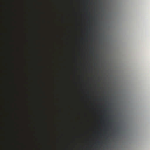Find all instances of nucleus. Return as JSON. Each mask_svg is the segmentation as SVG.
Listing matches in <instances>:
<instances>
[{
  "mask_svg": "<svg viewBox=\"0 0 150 150\" xmlns=\"http://www.w3.org/2000/svg\"><path fill=\"white\" fill-rule=\"evenodd\" d=\"M13 65V64L11 62H7V67L8 69H9L8 72L10 73H11V71L10 70V69L11 67V66Z\"/></svg>",
  "mask_w": 150,
  "mask_h": 150,
  "instance_id": "f257e3e1",
  "label": "nucleus"
},
{
  "mask_svg": "<svg viewBox=\"0 0 150 150\" xmlns=\"http://www.w3.org/2000/svg\"><path fill=\"white\" fill-rule=\"evenodd\" d=\"M13 94L11 92L9 89H8L6 92V95L8 97H10L13 96Z\"/></svg>",
  "mask_w": 150,
  "mask_h": 150,
  "instance_id": "f03ea898",
  "label": "nucleus"
},
{
  "mask_svg": "<svg viewBox=\"0 0 150 150\" xmlns=\"http://www.w3.org/2000/svg\"><path fill=\"white\" fill-rule=\"evenodd\" d=\"M10 39L11 40V31H10Z\"/></svg>",
  "mask_w": 150,
  "mask_h": 150,
  "instance_id": "7ed1b4c3",
  "label": "nucleus"
},
{
  "mask_svg": "<svg viewBox=\"0 0 150 150\" xmlns=\"http://www.w3.org/2000/svg\"><path fill=\"white\" fill-rule=\"evenodd\" d=\"M10 56L11 57H11V52H10Z\"/></svg>",
  "mask_w": 150,
  "mask_h": 150,
  "instance_id": "20e7f679",
  "label": "nucleus"
},
{
  "mask_svg": "<svg viewBox=\"0 0 150 150\" xmlns=\"http://www.w3.org/2000/svg\"><path fill=\"white\" fill-rule=\"evenodd\" d=\"M8 45H9V42L8 43Z\"/></svg>",
  "mask_w": 150,
  "mask_h": 150,
  "instance_id": "39448f33",
  "label": "nucleus"
},
{
  "mask_svg": "<svg viewBox=\"0 0 150 150\" xmlns=\"http://www.w3.org/2000/svg\"><path fill=\"white\" fill-rule=\"evenodd\" d=\"M11 23H10V25H11Z\"/></svg>",
  "mask_w": 150,
  "mask_h": 150,
  "instance_id": "423d86ee",
  "label": "nucleus"
},
{
  "mask_svg": "<svg viewBox=\"0 0 150 150\" xmlns=\"http://www.w3.org/2000/svg\"><path fill=\"white\" fill-rule=\"evenodd\" d=\"M10 10H11V8H10Z\"/></svg>",
  "mask_w": 150,
  "mask_h": 150,
  "instance_id": "0eeeda50",
  "label": "nucleus"
}]
</instances>
